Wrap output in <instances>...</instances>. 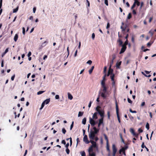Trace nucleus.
I'll list each match as a JSON object with an SVG mask.
<instances>
[{
    "label": "nucleus",
    "mask_w": 156,
    "mask_h": 156,
    "mask_svg": "<svg viewBox=\"0 0 156 156\" xmlns=\"http://www.w3.org/2000/svg\"><path fill=\"white\" fill-rule=\"evenodd\" d=\"M116 113L117 117V118L119 122V123L121 122V120L119 116V108L117 104V102H116Z\"/></svg>",
    "instance_id": "2"
},
{
    "label": "nucleus",
    "mask_w": 156,
    "mask_h": 156,
    "mask_svg": "<svg viewBox=\"0 0 156 156\" xmlns=\"http://www.w3.org/2000/svg\"><path fill=\"white\" fill-rule=\"evenodd\" d=\"M112 149L113 151L112 156H115L117 151V149L115 145L114 144H112Z\"/></svg>",
    "instance_id": "4"
},
{
    "label": "nucleus",
    "mask_w": 156,
    "mask_h": 156,
    "mask_svg": "<svg viewBox=\"0 0 156 156\" xmlns=\"http://www.w3.org/2000/svg\"><path fill=\"white\" fill-rule=\"evenodd\" d=\"M86 122V119L85 117L82 120V123L84 125H85Z\"/></svg>",
    "instance_id": "26"
},
{
    "label": "nucleus",
    "mask_w": 156,
    "mask_h": 156,
    "mask_svg": "<svg viewBox=\"0 0 156 156\" xmlns=\"http://www.w3.org/2000/svg\"><path fill=\"white\" fill-rule=\"evenodd\" d=\"M50 99L49 98V99H46V100L44 101L43 102L46 104H47L49 103L50 102Z\"/></svg>",
    "instance_id": "24"
},
{
    "label": "nucleus",
    "mask_w": 156,
    "mask_h": 156,
    "mask_svg": "<svg viewBox=\"0 0 156 156\" xmlns=\"http://www.w3.org/2000/svg\"><path fill=\"white\" fill-rule=\"evenodd\" d=\"M132 17V15L131 13H129L127 17V19H130Z\"/></svg>",
    "instance_id": "34"
},
{
    "label": "nucleus",
    "mask_w": 156,
    "mask_h": 156,
    "mask_svg": "<svg viewBox=\"0 0 156 156\" xmlns=\"http://www.w3.org/2000/svg\"><path fill=\"white\" fill-rule=\"evenodd\" d=\"M98 113L97 112H95L92 116V118L93 119H98V117L97 116Z\"/></svg>",
    "instance_id": "13"
},
{
    "label": "nucleus",
    "mask_w": 156,
    "mask_h": 156,
    "mask_svg": "<svg viewBox=\"0 0 156 156\" xmlns=\"http://www.w3.org/2000/svg\"><path fill=\"white\" fill-rule=\"evenodd\" d=\"M146 128L147 129V130H148L149 129V124L148 122H147L146 125Z\"/></svg>",
    "instance_id": "39"
},
{
    "label": "nucleus",
    "mask_w": 156,
    "mask_h": 156,
    "mask_svg": "<svg viewBox=\"0 0 156 156\" xmlns=\"http://www.w3.org/2000/svg\"><path fill=\"white\" fill-rule=\"evenodd\" d=\"M120 137L122 140V141L123 143H124V140H123V139L122 138V134L121 133H120L119 134Z\"/></svg>",
    "instance_id": "37"
},
{
    "label": "nucleus",
    "mask_w": 156,
    "mask_h": 156,
    "mask_svg": "<svg viewBox=\"0 0 156 156\" xmlns=\"http://www.w3.org/2000/svg\"><path fill=\"white\" fill-rule=\"evenodd\" d=\"M89 122L91 126H94L96 124L94 120V119L90 117L89 118Z\"/></svg>",
    "instance_id": "6"
},
{
    "label": "nucleus",
    "mask_w": 156,
    "mask_h": 156,
    "mask_svg": "<svg viewBox=\"0 0 156 156\" xmlns=\"http://www.w3.org/2000/svg\"><path fill=\"white\" fill-rule=\"evenodd\" d=\"M104 136L105 139L106 140V144H108V137L105 134H104Z\"/></svg>",
    "instance_id": "20"
},
{
    "label": "nucleus",
    "mask_w": 156,
    "mask_h": 156,
    "mask_svg": "<svg viewBox=\"0 0 156 156\" xmlns=\"http://www.w3.org/2000/svg\"><path fill=\"white\" fill-rule=\"evenodd\" d=\"M45 104V103L44 102H42V103L41 104V107L40 108V110H41L43 108Z\"/></svg>",
    "instance_id": "35"
},
{
    "label": "nucleus",
    "mask_w": 156,
    "mask_h": 156,
    "mask_svg": "<svg viewBox=\"0 0 156 156\" xmlns=\"http://www.w3.org/2000/svg\"><path fill=\"white\" fill-rule=\"evenodd\" d=\"M105 76H106V75L104 76V78H103V79L101 81V87L105 86Z\"/></svg>",
    "instance_id": "12"
},
{
    "label": "nucleus",
    "mask_w": 156,
    "mask_h": 156,
    "mask_svg": "<svg viewBox=\"0 0 156 156\" xmlns=\"http://www.w3.org/2000/svg\"><path fill=\"white\" fill-rule=\"evenodd\" d=\"M89 154L90 156H95V154L94 152L92 153H89Z\"/></svg>",
    "instance_id": "48"
},
{
    "label": "nucleus",
    "mask_w": 156,
    "mask_h": 156,
    "mask_svg": "<svg viewBox=\"0 0 156 156\" xmlns=\"http://www.w3.org/2000/svg\"><path fill=\"white\" fill-rule=\"evenodd\" d=\"M101 88L102 89H101L102 92L100 93L101 94V96L103 98H105L107 97L105 94L107 93V88L106 86L101 87Z\"/></svg>",
    "instance_id": "1"
},
{
    "label": "nucleus",
    "mask_w": 156,
    "mask_h": 156,
    "mask_svg": "<svg viewBox=\"0 0 156 156\" xmlns=\"http://www.w3.org/2000/svg\"><path fill=\"white\" fill-rule=\"evenodd\" d=\"M110 27V24L109 23H108L107 24V25L106 26V29H108Z\"/></svg>",
    "instance_id": "64"
},
{
    "label": "nucleus",
    "mask_w": 156,
    "mask_h": 156,
    "mask_svg": "<svg viewBox=\"0 0 156 156\" xmlns=\"http://www.w3.org/2000/svg\"><path fill=\"white\" fill-rule=\"evenodd\" d=\"M105 0V4L107 5H108V0Z\"/></svg>",
    "instance_id": "56"
},
{
    "label": "nucleus",
    "mask_w": 156,
    "mask_h": 156,
    "mask_svg": "<svg viewBox=\"0 0 156 156\" xmlns=\"http://www.w3.org/2000/svg\"><path fill=\"white\" fill-rule=\"evenodd\" d=\"M107 115L108 116V119H110V112L109 111H108L107 112Z\"/></svg>",
    "instance_id": "49"
},
{
    "label": "nucleus",
    "mask_w": 156,
    "mask_h": 156,
    "mask_svg": "<svg viewBox=\"0 0 156 156\" xmlns=\"http://www.w3.org/2000/svg\"><path fill=\"white\" fill-rule=\"evenodd\" d=\"M122 62L121 61L118 62H117L116 63V66L117 68H119V66L121 64Z\"/></svg>",
    "instance_id": "25"
},
{
    "label": "nucleus",
    "mask_w": 156,
    "mask_h": 156,
    "mask_svg": "<svg viewBox=\"0 0 156 156\" xmlns=\"http://www.w3.org/2000/svg\"><path fill=\"white\" fill-rule=\"evenodd\" d=\"M86 1H87V5L89 7L90 5L89 2V1L88 0H86Z\"/></svg>",
    "instance_id": "61"
},
{
    "label": "nucleus",
    "mask_w": 156,
    "mask_h": 156,
    "mask_svg": "<svg viewBox=\"0 0 156 156\" xmlns=\"http://www.w3.org/2000/svg\"><path fill=\"white\" fill-rule=\"evenodd\" d=\"M69 139H70V147H71L72 146V139L71 137H70V138H69Z\"/></svg>",
    "instance_id": "44"
},
{
    "label": "nucleus",
    "mask_w": 156,
    "mask_h": 156,
    "mask_svg": "<svg viewBox=\"0 0 156 156\" xmlns=\"http://www.w3.org/2000/svg\"><path fill=\"white\" fill-rule=\"evenodd\" d=\"M133 136H135L136 138H138V134L137 133H135L133 134Z\"/></svg>",
    "instance_id": "50"
},
{
    "label": "nucleus",
    "mask_w": 156,
    "mask_h": 156,
    "mask_svg": "<svg viewBox=\"0 0 156 156\" xmlns=\"http://www.w3.org/2000/svg\"><path fill=\"white\" fill-rule=\"evenodd\" d=\"M122 26L121 27V28L122 29V31H125L128 27V26L127 24L124 25V23L122 22Z\"/></svg>",
    "instance_id": "5"
},
{
    "label": "nucleus",
    "mask_w": 156,
    "mask_h": 156,
    "mask_svg": "<svg viewBox=\"0 0 156 156\" xmlns=\"http://www.w3.org/2000/svg\"><path fill=\"white\" fill-rule=\"evenodd\" d=\"M122 48L121 49V51L119 52L120 54H121L124 52V51H126V46H125L123 45H122Z\"/></svg>",
    "instance_id": "8"
},
{
    "label": "nucleus",
    "mask_w": 156,
    "mask_h": 156,
    "mask_svg": "<svg viewBox=\"0 0 156 156\" xmlns=\"http://www.w3.org/2000/svg\"><path fill=\"white\" fill-rule=\"evenodd\" d=\"M117 42L119 43V45L122 46V45H123V42L120 38H119L117 40Z\"/></svg>",
    "instance_id": "16"
},
{
    "label": "nucleus",
    "mask_w": 156,
    "mask_h": 156,
    "mask_svg": "<svg viewBox=\"0 0 156 156\" xmlns=\"http://www.w3.org/2000/svg\"><path fill=\"white\" fill-rule=\"evenodd\" d=\"M112 60H114L116 58V55L115 54H113L112 55Z\"/></svg>",
    "instance_id": "32"
},
{
    "label": "nucleus",
    "mask_w": 156,
    "mask_h": 156,
    "mask_svg": "<svg viewBox=\"0 0 156 156\" xmlns=\"http://www.w3.org/2000/svg\"><path fill=\"white\" fill-rule=\"evenodd\" d=\"M83 114V112H79L78 115V116L80 117L82 116Z\"/></svg>",
    "instance_id": "30"
},
{
    "label": "nucleus",
    "mask_w": 156,
    "mask_h": 156,
    "mask_svg": "<svg viewBox=\"0 0 156 156\" xmlns=\"http://www.w3.org/2000/svg\"><path fill=\"white\" fill-rule=\"evenodd\" d=\"M144 5V3L143 2H141V3H140V9H141L142 8V7L143 6V5Z\"/></svg>",
    "instance_id": "51"
},
{
    "label": "nucleus",
    "mask_w": 156,
    "mask_h": 156,
    "mask_svg": "<svg viewBox=\"0 0 156 156\" xmlns=\"http://www.w3.org/2000/svg\"><path fill=\"white\" fill-rule=\"evenodd\" d=\"M111 71V75L113 73V69H112L111 68L110 69H109V70L108 72V74H107V76H109V75L110 74V71Z\"/></svg>",
    "instance_id": "17"
},
{
    "label": "nucleus",
    "mask_w": 156,
    "mask_h": 156,
    "mask_svg": "<svg viewBox=\"0 0 156 156\" xmlns=\"http://www.w3.org/2000/svg\"><path fill=\"white\" fill-rule=\"evenodd\" d=\"M73 124H74V122H73V121L72 122V123L70 126V130H71L73 128Z\"/></svg>",
    "instance_id": "43"
},
{
    "label": "nucleus",
    "mask_w": 156,
    "mask_h": 156,
    "mask_svg": "<svg viewBox=\"0 0 156 156\" xmlns=\"http://www.w3.org/2000/svg\"><path fill=\"white\" fill-rule=\"evenodd\" d=\"M19 9V6H18L16 9H13V12L16 13L17 12Z\"/></svg>",
    "instance_id": "29"
},
{
    "label": "nucleus",
    "mask_w": 156,
    "mask_h": 156,
    "mask_svg": "<svg viewBox=\"0 0 156 156\" xmlns=\"http://www.w3.org/2000/svg\"><path fill=\"white\" fill-rule=\"evenodd\" d=\"M66 151L67 154H69L70 151L68 148H66Z\"/></svg>",
    "instance_id": "38"
},
{
    "label": "nucleus",
    "mask_w": 156,
    "mask_h": 156,
    "mask_svg": "<svg viewBox=\"0 0 156 156\" xmlns=\"http://www.w3.org/2000/svg\"><path fill=\"white\" fill-rule=\"evenodd\" d=\"M68 98L70 100H72L73 98V96L69 93L68 94Z\"/></svg>",
    "instance_id": "23"
},
{
    "label": "nucleus",
    "mask_w": 156,
    "mask_h": 156,
    "mask_svg": "<svg viewBox=\"0 0 156 156\" xmlns=\"http://www.w3.org/2000/svg\"><path fill=\"white\" fill-rule=\"evenodd\" d=\"M93 129H94V131H93V133L95 134L98 133L99 130V129H97L95 127H94Z\"/></svg>",
    "instance_id": "14"
},
{
    "label": "nucleus",
    "mask_w": 156,
    "mask_h": 156,
    "mask_svg": "<svg viewBox=\"0 0 156 156\" xmlns=\"http://www.w3.org/2000/svg\"><path fill=\"white\" fill-rule=\"evenodd\" d=\"M138 131L140 133H142L143 132V130L142 129H141V128L139 129L138 130Z\"/></svg>",
    "instance_id": "59"
},
{
    "label": "nucleus",
    "mask_w": 156,
    "mask_h": 156,
    "mask_svg": "<svg viewBox=\"0 0 156 156\" xmlns=\"http://www.w3.org/2000/svg\"><path fill=\"white\" fill-rule=\"evenodd\" d=\"M152 43H151L150 42H148L147 44V46L149 47L151 45Z\"/></svg>",
    "instance_id": "62"
},
{
    "label": "nucleus",
    "mask_w": 156,
    "mask_h": 156,
    "mask_svg": "<svg viewBox=\"0 0 156 156\" xmlns=\"http://www.w3.org/2000/svg\"><path fill=\"white\" fill-rule=\"evenodd\" d=\"M146 147L144 145V143L143 142L141 145V147L143 148L144 147L145 148Z\"/></svg>",
    "instance_id": "58"
},
{
    "label": "nucleus",
    "mask_w": 156,
    "mask_h": 156,
    "mask_svg": "<svg viewBox=\"0 0 156 156\" xmlns=\"http://www.w3.org/2000/svg\"><path fill=\"white\" fill-rule=\"evenodd\" d=\"M62 133L64 134H65L66 132V130L64 128H63L62 129Z\"/></svg>",
    "instance_id": "42"
},
{
    "label": "nucleus",
    "mask_w": 156,
    "mask_h": 156,
    "mask_svg": "<svg viewBox=\"0 0 156 156\" xmlns=\"http://www.w3.org/2000/svg\"><path fill=\"white\" fill-rule=\"evenodd\" d=\"M136 5L135 4V3L134 2L133 4V5L131 7V9H133L135 7Z\"/></svg>",
    "instance_id": "45"
},
{
    "label": "nucleus",
    "mask_w": 156,
    "mask_h": 156,
    "mask_svg": "<svg viewBox=\"0 0 156 156\" xmlns=\"http://www.w3.org/2000/svg\"><path fill=\"white\" fill-rule=\"evenodd\" d=\"M127 100H128V102L129 103H131V104H132V101L129 98H128L127 99Z\"/></svg>",
    "instance_id": "53"
},
{
    "label": "nucleus",
    "mask_w": 156,
    "mask_h": 156,
    "mask_svg": "<svg viewBox=\"0 0 156 156\" xmlns=\"http://www.w3.org/2000/svg\"><path fill=\"white\" fill-rule=\"evenodd\" d=\"M1 66L2 67L4 66V60L3 59H2V60Z\"/></svg>",
    "instance_id": "57"
},
{
    "label": "nucleus",
    "mask_w": 156,
    "mask_h": 156,
    "mask_svg": "<svg viewBox=\"0 0 156 156\" xmlns=\"http://www.w3.org/2000/svg\"><path fill=\"white\" fill-rule=\"evenodd\" d=\"M134 2L135 3L136 5L137 6H139L140 5V2L139 1H134Z\"/></svg>",
    "instance_id": "36"
},
{
    "label": "nucleus",
    "mask_w": 156,
    "mask_h": 156,
    "mask_svg": "<svg viewBox=\"0 0 156 156\" xmlns=\"http://www.w3.org/2000/svg\"><path fill=\"white\" fill-rule=\"evenodd\" d=\"M149 33L151 34V36H152L154 34V32L153 31H150L149 32Z\"/></svg>",
    "instance_id": "63"
},
{
    "label": "nucleus",
    "mask_w": 156,
    "mask_h": 156,
    "mask_svg": "<svg viewBox=\"0 0 156 156\" xmlns=\"http://www.w3.org/2000/svg\"><path fill=\"white\" fill-rule=\"evenodd\" d=\"M101 107L99 106H97V107L96 108V111L98 112V113L101 110L99 109L101 108Z\"/></svg>",
    "instance_id": "31"
},
{
    "label": "nucleus",
    "mask_w": 156,
    "mask_h": 156,
    "mask_svg": "<svg viewBox=\"0 0 156 156\" xmlns=\"http://www.w3.org/2000/svg\"><path fill=\"white\" fill-rule=\"evenodd\" d=\"M18 38V34H16L15 35V36L14 37V41L15 42H16Z\"/></svg>",
    "instance_id": "22"
},
{
    "label": "nucleus",
    "mask_w": 156,
    "mask_h": 156,
    "mask_svg": "<svg viewBox=\"0 0 156 156\" xmlns=\"http://www.w3.org/2000/svg\"><path fill=\"white\" fill-rule=\"evenodd\" d=\"M2 0H0V9L2 8Z\"/></svg>",
    "instance_id": "55"
},
{
    "label": "nucleus",
    "mask_w": 156,
    "mask_h": 156,
    "mask_svg": "<svg viewBox=\"0 0 156 156\" xmlns=\"http://www.w3.org/2000/svg\"><path fill=\"white\" fill-rule=\"evenodd\" d=\"M94 66H93L91 67L90 69L89 70V73L90 74L92 72V71L94 69Z\"/></svg>",
    "instance_id": "21"
},
{
    "label": "nucleus",
    "mask_w": 156,
    "mask_h": 156,
    "mask_svg": "<svg viewBox=\"0 0 156 156\" xmlns=\"http://www.w3.org/2000/svg\"><path fill=\"white\" fill-rule=\"evenodd\" d=\"M92 63V61L90 60H88L87 62V64H89L90 65Z\"/></svg>",
    "instance_id": "52"
},
{
    "label": "nucleus",
    "mask_w": 156,
    "mask_h": 156,
    "mask_svg": "<svg viewBox=\"0 0 156 156\" xmlns=\"http://www.w3.org/2000/svg\"><path fill=\"white\" fill-rule=\"evenodd\" d=\"M106 147L107 151L108 152L110 153V150L109 149L108 143L106 144Z\"/></svg>",
    "instance_id": "27"
},
{
    "label": "nucleus",
    "mask_w": 156,
    "mask_h": 156,
    "mask_svg": "<svg viewBox=\"0 0 156 156\" xmlns=\"http://www.w3.org/2000/svg\"><path fill=\"white\" fill-rule=\"evenodd\" d=\"M81 154L82 156H86V154L84 151H82L81 152Z\"/></svg>",
    "instance_id": "47"
},
{
    "label": "nucleus",
    "mask_w": 156,
    "mask_h": 156,
    "mask_svg": "<svg viewBox=\"0 0 156 156\" xmlns=\"http://www.w3.org/2000/svg\"><path fill=\"white\" fill-rule=\"evenodd\" d=\"M44 92V91H39L37 92V94L38 95H39L43 93Z\"/></svg>",
    "instance_id": "40"
},
{
    "label": "nucleus",
    "mask_w": 156,
    "mask_h": 156,
    "mask_svg": "<svg viewBox=\"0 0 156 156\" xmlns=\"http://www.w3.org/2000/svg\"><path fill=\"white\" fill-rule=\"evenodd\" d=\"M128 40H126L125 41L124 43L123 44V46H126L128 44Z\"/></svg>",
    "instance_id": "33"
},
{
    "label": "nucleus",
    "mask_w": 156,
    "mask_h": 156,
    "mask_svg": "<svg viewBox=\"0 0 156 156\" xmlns=\"http://www.w3.org/2000/svg\"><path fill=\"white\" fill-rule=\"evenodd\" d=\"M114 76L115 75L113 73H112V74L110 75V77L112 81H114Z\"/></svg>",
    "instance_id": "19"
},
{
    "label": "nucleus",
    "mask_w": 156,
    "mask_h": 156,
    "mask_svg": "<svg viewBox=\"0 0 156 156\" xmlns=\"http://www.w3.org/2000/svg\"><path fill=\"white\" fill-rule=\"evenodd\" d=\"M153 19V18L152 17H151L149 18V23H151V21H152V20Z\"/></svg>",
    "instance_id": "60"
},
{
    "label": "nucleus",
    "mask_w": 156,
    "mask_h": 156,
    "mask_svg": "<svg viewBox=\"0 0 156 156\" xmlns=\"http://www.w3.org/2000/svg\"><path fill=\"white\" fill-rule=\"evenodd\" d=\"M130 132L133 135L135 133L134 130L132 128L130 129Z\"/></svg>",
    "instance_id": "41"
},
{
    "label": "nucleus",
    "mask_w": 156,
    "mask_h": 156,
    "mask_svg": "<svg viewBox=\"0 0 156 156\" xmlns=\"http://www.w3.org/2000/svg\"><path fill=\"white\" fill-rule=\"evenodd\" d=\"M93 151V147L90 146L89 148L88 151L89 153L92 152Z\"/></svg>",
    "instance_id": "28"
},
{
    "label": "nucleus",
    "mask_w": 156,
    "mask_h": 156,
    "mask_svg": "<svg viewBox=\"0 0 156 156\" xmlns=\"http://www.w3.org/2000/svg\"><path fill=\"white\" fill-rule=\"evenodd\" d=\"M95 136V134L93 133V131L90 132V133L89 134V138L91 140H94V137Z\"/></svg>",
    "instance_id": "3"
},
{
    "label": "nucleus",
    "mask_w": 156,
    "mask_h": 156,
    "mask_svg": "<svg viewBox=\"0 0 156 156\" xmlns=\"http://www.w3.org/2000/svg\"><path fill=\"white\" fill-rule=\"evenodd\" d=\"M113 62H114V60H113L112 59L110 61V65H109V69H110L111 68V67L113 64Z\"/></svg>",
    "instance_id": "18"
},
{
    "label": "nucleus",
    "mask_w": 156,
    "mask_h": 156,
    "mask_svg": "<svg viewBox=\"0 0 156 156\" xmlns=\"http://www.w3.org/2000/svg\"><path fill=\"white\" fill-rule=\"evenodd\" d=\"M98 113L100 115L101 118H102V119H104V115L105 113L104 111V110H101Z\"/></svg>",
    "instance_id": "7"
},
{
    "label": "nucleus",
    "mask_w": 156,
    "mask_h": 156,
    "mask_svg": "<svg viewBox=\"0 0 156 156\" xmlns=\"http://www.w3.org/2000/svg\"><path fill=\"white\" fill-rule=\"evenodd\" d=\"M103 119L101 118L99 120V123H98V126L99 127L101 124L103 123Z\"/></svg>",
    "instance_id": "15"
},
{
    "label": "nucleus",
    "mask_w": 156,
    "mask_h": 156,
    "mask_svg": "<svg viewBox=\"0 0 156 156\" xmlns=\"http://www.w3.org/2000/svg\"><path fill=\"white\" fill-rule=\"evenodd\" d=\"M90 142L92 144V145L91 146L94 148H95L97 147L96 143L93 140H90Z\"/></svg>",
    "instance_id": "9"
},
{
    "label": "nucleus",
    "mask_w": 156,
    "mask_h": 156,
    "mask_svg": "<svg viewBox=\"0 0 156 156\" xmlns=\"http://www.w3.org/2000/svg\"><path fill=\"white\" fill-rule=\"evenodd\" d=\"M129 110L130 112L132 113H136V111H135V110L133 111V110H132L131 109H130Z\"/></svg>",
    "instance_id": "46"
},
{
    "label": "nucleus",
    "mask_w": 156,
    "mask_h": 156,
    "mask_svg": "<svg viewBox=\"0 0 156 156\" xmlns=\"http://www.w3.org/2000/svg\"><path fill=\"white\" fill-rule=\"evenodd\" d=\"M22 29H23V33L24 35L25 34V28L24 27H23L22 28Z\"/></svg>",
    "instance_id": "54"
},
{
    "label": "nucleus",
    "mask_w": 156,
    "mask_h": 156,
    "mask_svg": "<svg viewBox=\"0 0 156 156\" xmlns=\"http://www.w3.org/2000/svg\"><path fill=\"white\" fill-rule=\"evenodd\" d=\"M128 148V147L127 146H125L124 147H122L121 149H120L119 151V153L120 154H121L122 152V151H125V150H126Z\"/></svg>",
    "instance_id": "11"
},
{
    "label": "nucleus",
    "mask_w": 156,
    "mask_h": 156,
    "mask_svg": "<svg viewBox=\"0 0 156 156\" xmlns=\"http://www.w3.org/2000/svg\"><path fill=\"white\" fill-rule=\"evenodd\" d=\"M83 139V141L85 142L86 144H88L90 142V141L89 142L88 140L87 136V135L84 136Z\"/></svg>",
    "instance_id": "10"
}]
</instances>
